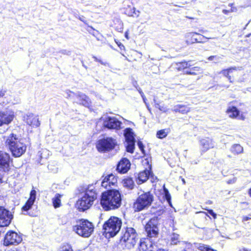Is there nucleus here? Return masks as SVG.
<instances>
[{"instance_id":"nucleus-1","label":"nucleus","mask_w":251,"mask_h":251,"mask_svg":"<svg viewBox=\"0 0 251 251\" xmlns=\"http://www.w3.org/2000/svg\"><path fill=\"white\" fill-rule=\"evenodd\" d=\"M121 195L119 191L110 190L103 192L101 197L100 204L106 211L119 208L121 205Z\"/></svg>"},{"instance_id":"nucleus-2","label":"nucleus","mask_w":251,"mask_h":251,"mask_svg":"<svg viewBox=\"0 0 251 251\" xmlns=\"http://www.w3.org/2000/svg\"><path fill=\"white\" fill-rule=\"evenodd\" d=\"M97 198V194L93 185H89L85 191L81 194L76 205L79 211H85L90 208Z\"/></svg>"},{"instance_id":"nucleus-3","label":"nucleus","mask_w":251,"mask_h":251,"mask_svg":"<svg viewBox=\"0 0 251 251\" xmlns=\"http://www.w3.org/2000/svg\"><path fill=\"white\" fill-rule=\"evenodd\" d=\"M5 145L11 151L13 156L16 157L21 156L26 150V146L23 143L22 139L13 133L7 137Z\"/></svg>"},{"instance_id":"nucleus-4","label":"nucleus","mask_w":251,"mask_h":251,"mask_svg":"<svg viewBox=\"0 0 251 251\" xmlns=\"http://www.w3.org/2000/svg\"><path fill=\"white\" fill-rule=\"evenodd\" d=\"M94 226L88 220H81L73 226V230L79 236L84 238L90 237L94 231Z\"/></svg>"},{"instance_id":"nucleus-5","label":"nucleus","mask_w":251,"mask_h":251,"mask_svg":"<svg viewBox=\"0 0 251 251\" xmlns=\"http://www.w3.org/2000/svg\"><path fill=\"white\" fill-rule=\"evenodd\" d=\"M122 221L116 217H110L103 225V229L106 236L112 237L120 231L122 226Z\"/></svg>"},{"instance_id":"nucleus-6","label":"nucleus","mask_w":251,"mask_h":251,"mask_svg":"<svg viewBox=\"0 0 251 251\" xmlns=\"http://www.w3.org/2000/svg\"><path fill=\"white\" fill-rule=\"evenodd\" d=\"M139 196L133 204V208L136 211H141L151 205L153 196L150 192H143L142 194L138 193Z\"/></svg>"},{"instance_id":"nucleus-7","label":"nucleus","mask_w":251,"mask_h":251,"mask_svg":"<svg viewBox=\"0 0 251 251\" xmlns=\"http://www.w3.org/2000/svg\"><path fill=\"white\" fill-rule=\"evenodd\" d=\"M137 233L132 227H127L121 236L120 243L127 249H131L137 241Z\"/></svg>"},{"instance_id":"nucleus-8","label":"nucleus","mask_w":251,"mask_h":251,"mask_svg":"<svg viewBox=\"0 0 251 251\" xmlns=\"http://www.w3.org/2000/svg\"><path fill=\"white\" fill-rule=\"evenodd\" d=\"M117 143L116 140L111 137H107L99 140L96 144V147L99 151L105 152L113 150Z\"/></svg>"},{"instance_id":"nucleus-9","label":"nucleus","mask_w":251,"mask_h":251,"mask_svg":"<svg viewBox=\"0 0 251 251\" xmlns=\"http://www.w3.org/2000/svg\"><path fill=\"white\" fill-rule=\"evenodd\" d=\"M22 241V237L20 234L13 231H9L5 236L3 244L6 246L17 245Z\"/></svg>"},{"instance_id":"nucleus-10","label":"nucleus","mask_w":251,"mask_h":251,"mask_svg":"<svg viewBox=\"0 0 251 251\" xmlns=\"http://www.w3.org/2000/svg\"><path fill=\"white\" fill-rule=\"evenodd\" d=\"M158 222L157 217L151 219L145 226V231L150 237H155L158 233L157 225Z\"/></svg>"},{"instance_id":"nucleus-11","label":"nucleus","mask_w":251,"mask_h":251,"mask_svg":"<svg viewBox=\"0 0 251 251\" xmlns=\"http://www.w3.org/2000/svg\"><path fill=\"white\" fill-rule=\"evenodd\" d=\"M103 125L109 129H119L122 127V123L115 117L103 118Z\"/></svg>"},{"instance_id":"nucleus-12","label":"nucleus","mask_w":251,"mask_h":251,"mask_svg":"<svg viewBox=\"0 0 251 251\" xmlns=\"http://www.w3.org/2000/svg\"><path fill=\"white\" fill-rule=\"evenodd\" d=\"M15 118L14 112L11 109L0 111V126L8 125Z\"/></svg>"},{"instance_id":"nucleus-13","label":"nucleus","mask_w":251,"mask_h":251,"mask_svg":"<svg viewBox=\"0 0 251 251\" xmlns=\"http://www.w3.org/2000/svg\"><path fill=\"white\" fill-rule=\"evenodd\" d=\"M13 218L11 213L2 207H0V226H8Z\"/></svg>"},{"instance_id":"nucleus-14","label":"nucleus","mask_w":251,"mask_h":251,"mask_svg":"<svg viewBox=\"0 0 251 251\" xmlns=\"http://www.w3.org/2000/svg\"><path fill=\"white\" fill-rule=\"evenodd\" d=\"M117 183V178L112 174H109L105 176L102 179L101 185V186L105 189L112 188V186H116Z\"/></svg>"},{"instance_id":"nucleus-15","label":"nucleus","mask_w":251,"mask_h":251,"mask_svg":"<svg viewBox=\"0 0 251 251\" xmlns=\"http://www.w3.org/2000/svg\"><path fill=\"white\" fill-rule=\"evenodd\" d=\"M200 149L201 152H205L214 147V142L210 138L206 137L200 140Z\"/></svg>"},{"instance_id":"nucleus-16","label":"nucleus","mask_w":251,"mask_h":251,"mask_svg":"<svg viewBox=\"0 0 251 251\" xmlns=\"http://www.w3.org/2000/svg\"><path fill=\"white\" fill-rule=\"evenodd\" d=\"M197 36H201L203 38L205 39H212V38L206 37L203 35H201L200 34L197 32H188L187 33L185 37L186 38V42L188 44H193L194 43H204L205 41H200L199 40H201V38H198L197 37Z\"/></svg>"},{"instance_id":"nucleus-17","label":"nucleus","mask_w":251,"mask_h":251,"mask_svg":"<svg viewBox=\"0 0 251 251\" xmlns=\"http://www.w3.org/2000/svg\"><path fill=\"white\" fill-rule=\"evenodd\" d=\"M10 157L8 154L0 151V168L4 172L8 171L9 167Z\"/></svg>"},{"instance_id":"nucleus-18","label":"nucleus","mask_w":251,"mask_h":251,"mask_svg":"<svg viewBox=\"0 0 251 251\" xmlns=\"http://www.w3.org/2000/svg\"><path fill=\"white\" fill-rule=\"evenodd\" d=\"M24 121L32 127H38L40 125L38 116L32 113L26 114L24 117Z\"/></svg>"},{"instance_id":"nucleus-19","label":"nucleus","mask_w":251,"mask_h":251,"mask_svg":"<svg viewBox=\"0 0 251 251\" xmlns=\"http://www.w3.org/2000/svg\"><path fill=\"white\" fill-rule=\"evenodd\" d=\"M156 247L148 239H142L140 241L139 247L140 251H153Z\"/></svg>"},{"instance_id":"nucleus-20","label":"nucleus","mask_w":251,"mask_h":251,"mask_svg":"<svg viewBox=\"0 0 251 251\" xmlns=\"http://www.w3.org/2000/svg\"><path fill=\"white\" fill-rule=\"evenodd\" d=\"M130 163L129 160L126 158L122 159L119 163L117 170L121 173H126L129 169Z\"/></svg>"},{"instance_id":"nucleus-21","label":"nucleus","mask_w":251,"mask_h":251,"mask_svg":"<svg viewBox=\"0 0 251 251\" xmlns=\"http://www.w3.org/2000/svg\"><path fill=\"white\" fill-rule=\"evenodd\" d=\"M36 192L35 190H32L30 193V197L25 203V205L23 206L22 210L27 211L30 209L34 204L36 199Z\"/></svg>"},{"instance_id":"nucleus-22","label":"nucleus","mask_w":251,"mask_h":251,"mask_svg":"<svg viewBox=\"0 0 251 251\" xmlns=\"http://www.w3.org/2000/svg\"><path fill=\"white\" fill-rule=\"evenodd\" d=\"M76 97L79 100L80 104L88 107L91 105V100H90L89 98L85 94L78 93L77 94Z\"/></svg>"},{"instance_id":"nucleus-23","label":"nucleus","mask_w":251,"mask_h":251,"mask_svg":"<svg viewBox=\"0 0 251 251\" xmlns=\"http://www.w3.org/2000/svg\"><path fill=\"white\" fill-rule=\"evenodd\" d=\"M150 174V170L147 169L140 172L138 175V179L137 182L138 184H141L146 181L149 178Z\"/></svg>"},{"instance_id":"nucleus-24","label":"nucleus","mask_w":251,"mask_h":251,"mask_svg":"<svg viewBox=\"0 0 251 251\" xmlns=\"http://www.w3.org/2000/svg\"><path fill=\"white\" fill-rule=\"evenodd\" d=\"M124 135L126 142L135 141L134 134L132 129L126 128L124 131Z\"/></svg>"},{"instance_id":"nucleus-25","label":"nucleus","mask_w":251,"mask_h":251,"mask_svg":"<svg viewBox=\"0 0 251 251\" xmlns=\"http://www.w3.org/2000/svg\"><path fill=\"white\" fill-rule=\"evenodd\" d=\"M173 110L176 112H179L182 114H186L190 111V108L187 106L178 104L175 105Z\"/></svg>"},{"instance_id":"nucleus-26","label":"nucleus","mask_w":251,"mask_h":251,"mask_svg":"<svg viewBox=\"0 0 251 251\" xmlns=\"http://www.w3.org/2000/svg\"><path fill=\"white\" fill-rule=\"evenodd\" d=\"M226 113L229 117L235 118L238 116L239 111L235 107L232 106L228 107L226 110Z\"/></svg>"},{"instance_id":"nucleus-27","label":"nucleus","mask_w":251,"mask_h":251,"mask_svg":"<svg viewBox=\"0 0 251 251\" xmlns=\"http://www.w3.org/2000/svg\"><path fill=\"white\" fill-rule=\"evenodd\" d=\"M202 69L199 67H193L189 71H186V74L191 75H199L202 73Z\"/></svg>"},{"instance_id":"nucleus-28","label":"nucleus","mask_w":251,"mask_h":251,"mask_svg":"<svg viewBox=\"0 0 251 251\" xmlns=\"http://www.w3.org/2000/svg\"><path fill=\"white\" fill-rule=\"evenodd\" d=\"M123 183V186L128 189H132L134 186V181L131 178H125Z\"/></svg>"},{"instance_id":"nucleus-29","label":"nucleus","mask_w":251,"mask_h":251,"mask_svg":"<svg viewBox=\"0 0 251 251\" xmlns=\"http://www.w3.org/2000/svg\"><path fill=\"white\" fill-rule=\"evenodd\" d=\"M230 151L233 154H238L243 152V148L239 144H234L231 147Z\"/></svg>"},{"instance_id":"nucleus-30","label":"nucleus","mask_w":251,"mask_h":251,"mask_svg":"<svg viewBox=\"0 0 251 251\" xmlns=\"http://www.w3.org/2000/svg\"><path fill=\"white\" fill-rule=\"evenodd\" d=\"M170 132L169 128H166L160 130L156 133V137L159 139L165 138Z\"/></svg>"},{"instance_id":"nucleus-31","label":"nucleus","mask_w":251,"mask_h":251,"mask_svg":"<svg viewBox=\"0 0 251 251\" xmlns=\"http://www.w3.org/2000/svg\"><path fill=\"white\" fill-rule=\"evenodd\" d=\"M190 66V63L186 61L178 62L176 64V67L179 71L189 68Z\"/></svg>"},{"instance_id":"nucleus-32","label":"nucleus","mask_w":251,"mask_h":251,"mask_svg":"<svg viewBox=\"0 0 251 251\" xmlns=\"http://www.w3.org/2000/svg\"><path fill=\"white\" fill-rule=\"evenodd\" d=\"M235 70V68L231 67L226 69L223 70L222 71H221L220 73L222 74L225 76L226 77L228 78V80H229L231 82V77L229 75V74L232 73L233 70Z\"/></svg>"},{"instance_id":"nucleus-33","label":"nucleus","mask_w":251,"mask_h":251,"mask_svg":"<svg viewBox=\"0 0 251 251\" xmlns=\"http://www.w3.org/2000/svg\"><path fill=\"white\" fill-rule=\"evenodd\" d=\"M61 195L59 194H56L54 198L52 199V203L55 208L59 207L60 206Z\"/></svg>"},{"instance_id":"nucleus-34","label":"nucleus","mask_w":251,"mask_h":251,"mask_svg":"<svg viewBox=\"0 0 251 251\" xmlns=\"http://www.w3.org/2000/svg\"><path fill=\"white\" fill-rule=\"evenodd\" d=\"M135 141L126 142V148L127 152L132 153L134 151Z\"/></svg>"},{"instance_id":"nucleus-35","label":"nucleus","mask_w":251,"mask_h":251,"mask_svg":"<svg viewBox=\"0 0 251 251\" xmlns=\"http://www.w3.org/2000/svg\"><path fill=\"white\" fill-rule=\"evenodd\" d=\"M2 103L4 105H6L9 103L14 104V102L12 101V97L11 95L5 97L3 99Z\"/></svg>"},{"instance_id":"nucleus-36","label":"nucleus","mask_w":251,"mask_h":251,"mask_svg":"<svg viewBox=\"0 0 251 251\" xmlns=\"http://www.w3.org/2000/svg\"><path fill=\"white\" fill-rule=\"evenodd\" d=\"M179 240V235L176 233H173L171 236V243L173 244H176Z\"/></svg>"},{"instance_id":"nucleus-37","label":"nucleus","mask_w":251,"mask_h":251,"mask_svg":"<svg viewBox=\"0 0 251 251\" xmlns=\"http://www.w3.org/2000/svg\"><path fill=\"white\" fill-rule=\"evenodd\" d=\"M59 251H73V250L70 245L65 244L60 247Z\"/></svg>"},{"instance_id":"nucleus-38","label":"nucleus","mask_w":251,"mask_h":251,"mask_svg":"<svg viewBox=\"0 0 251 251\" xmlns=\"http://www.w3.org/2000/svg\"><path fill=\"white\" fill-rule=\"evenodd\" d=\"M164 192H165V199H166V200L169 203V204L171 205V195L169 194V192L168 190L166 188H164Z\"/></svg>"},{"instance_id":"nucleus-39","label":"nucleus","mask_w":251,"mask_h":251,"mask_svg":"<svg viewBox=\"0 0 251 251\" xmlns=\"http://www.w3.org/2000/svg\"><path fill=\"white\" fill-rule=\"evenodd\" d=\"M209 246L204 244H200L198 246V249L201 251H207Z\"/></svg>"},{"instance_id":"nucleus-40","label":"nucleus","mask_w":251,"mask_h":251,"mask_svg":"<svg viewBox=\"0 0 251 251\" xmlns=\"http://www.w3.org/2000/svg\"><path fill=\"white\" fill-rule=\"evenodd\" d=\"M129 8L130 10L133 11L134 16L138 17L139 16L140 12L139 11H136L134 7H129Z\"/></svg>"},{"instance_id":"nucleus-41","label":"nucleus","mask_w":251,"mask_h":251,"mask_svg":"<svg viewBox=\"0 0 251 251\" xmlns=\"http://www.w3.org/2000/svg\"><path fill=\"white\" fill-rule=\"evenodd\" d=\"M220 59V57L219 56H216V55H212L209 56L208 58V60L209 61H212L214 59L216 60V61H218Z\"/></svg>"},{"instance_id":"nucleus-42","label":"nucleus","mask_w":251,"mask_h":251,"mask_svg":"<svg viewBox=\"0 0 251 251\" xmlns=\"http://www.w3.org/2000/svg\"><path fill=\"white\" fill-rule=\"evenodd\" d=\"M237 178L235 177H233L232 178L229 179L227 181V183L229 184H234L236 182Z\"/></svg>"},{"instance_id":"nucleus-43","label":"nucleus","mask_w":251,"mask_h":251,"mask_svg":"<svg viewBox=\"0 0 251 251\" xmlns=\"http://www.w3.org/2000/svg\"><path fill=\"white\" fill-rule=\"evenodd\" d=\"M156 107L158 108L160 111H162L164 112H166L168 111V109L163 106H160L159 104H157Z\"/></svg>"},{"instance_id":"nucleus-44","label":"nucleus","mask_w":251,"mask_h":251,"mask_svg":"<svg viewBox=\"0 0 251 251\" xmlns=\"http://www.w3.org/2000/svg\"><path fill=\"white\" fill-rule=\"evenodd\" d=\"M139 148L143 152L144 151V146L142 143L141 141H139L137 143Z\"/></svg>"},{"instance_id":"nucleus-45","label":"nucleus","mask_w":251,"mask_h":251,"mask_svg":"<svg viewBox=\"0 0 251 251\" xmlns=\"http://www.w3.org/2000/svg\"><path fill=\"white\" fill-rule=\"evenodd\" d=\"M126 13L129 16H134L133 11L130 10L129 8L126 10Z\"/></svg>"},{"instance_id":"nucleus-46","label":"nucleus","mask_w":251,"mask_h":251,"mask_svg":"<svg viewBox=\"0 0 251 251\" xmlns=\"http://www.w3.org/2000/svg\"><path fill=\"white\" fill-rule=\"evenodd\" d=\"M208 213L211 215H212L213 218L214 219H216V214L213 212V211L212 210H209L208 211Z\"/></svg>"},{"instance_id":"nucleus-47","label":"nucleus","mask_w":251,"mask_h":251,"mask_svg":"<svg viewBox=\"0 0 251 251\" xmlns=\"http://www.w3.org/2000/svg\"><path fill=\"white\" fill-rule=\"evenodd\" d=\"M6 91L0 89V98L3 97L5 95Z\"/></svg>"},{"instance_id":"nucleus-48","label":"nucleus","mask_w":251,"mask_h":251,"mask_svg":"<svg viewBox=\"0 0 251 251\" xmlns=\"http://www.w3.org/2000/svg\"><path fill=\"white\" fill-rule=\"evenodd\" d=\"M118 46L119 47L121 50H125V46L121 43H117Z\"/></svg>"},{"instance_id":"nucleus-49","label":"nucleus","mask_w":251,"mask_h":251,"mask_svg":"<svg viewBox=\"0 0 251 251\" xmlns=\"http://www.w3.org/2000/svg\"><path fill=\"white\" fill-rule=\"evenodd\" d=\"M98 62H100L101 64L103 65H106L107 64V63H105L100 59H99Z\"/></svg>"},{"instance_id":"nucleus-50","label":"nucleus","mask_w":251,"mask_h":251,"mask_svg":"<svg viewBox=\"0 0 251 251\" xmlns=\"http://www.w3.org/2000/svg\"><path fill=\"white\" fill-rule=\"evenodd\" d=\"M239 251H251V250H248L246 248H243L240 250Z\"/></svg>"},{"instance_id":"nucleus-51","label":"nucleus","mask_w":251,"mask_h":251,"mask_svg":"<svg viewBox=\"0 0 251 251\" xmlns=\"http://www.w3.org/2000/svg\"><path fill=\"white\" fill-rule=\"evenodd\" d=\"M250 218H249L248 217H244L243 218V220L245 221H248L250 219Z\"/></svg>"},{"instance_id":"nucleus-52","label":"nucleus","mask_w":251,"mask_h":251,"mask_svg":"<svg viewBox=\"0 0 251 251\" xmlns=\"http://www.w3.org/2000/svg\"><path fill=\"white\" fill-rule=\"evenodd\" d=\"M23 251V250H21V249H16V250H10V251Z\"/></svg>"},{"instance_id":"nucleus-53","label":"nucleus","mask_w":251,"mask_h":251,"mask_svg":"<svg viewBox=\"0 0 251 251\" xmlns=\"http://www.w3.org/2000/svg\"><path fill=\"white\" fill-rule=\"evenodd\" d=\"M207 251H217L209 247V248L208 249Z\"/></svg>"},{"instance_id":"nucleus-54","label":"nucleus","mask_w":251,"mask_h":251,"mask_svg":"<svg viewBox=\"0 0 251 251\" xmlns=\"http://www.w3.org/2000/svg\"><path fill=\"white\" fill-rule=\"evenodd\" d=\"M93 58L94 59L95 61L98 62L99 59L95 56H93Z\"/></svg>"},{"instance_id":"nucleus-55","label":"nucleus","mask_w":251,"mask_h":251,"mask_svg":"<svg viewBox=\"0 0 251 251\" xmlns=\"http://www.w3.org/2000/svg\"><path fill=\"white\" fill-rule=\"evenodd\" d=\"M2 175H1L0 174V183H1L2 182Z\"/></svg>"},{"instance_id":"nucleus-56","label":"nucleus","mask_w":251,"mask_h":251,"mask_svg":"<svg viewBox=\"0 0 251 251\" xmlns=\"http://www.w3.org/2000/svg\"><path fill=\"white\" fill-rule=\"evenodd\" d=\"M249 195L251 197V188L249 190Z\"/></svg>"},{"instance_id":"nucleus-57","label":"nucleus","mask_w":251,"mask_h":251,"mask_svg":"<svg viewBox=\"0 0 251 251\" xmlns=\"http://www.w3.org/2000/svg\"><path fill=\"white\" fill-rule=\"evenodd\" d=\"M43 152H48L49 153V151L47 150H43Z\"/></svg>"},{"instance_id":"nucleus-58","label":"nucleus","mask_w":251,"mask_h":251,"mask_svg":"<svg viewBox=\"0 0 251 251\" xmlns=\"http://www.w3.org/2000/svg\"><path fill=\"white\" fill-rule=\"evenodd\" d=\"M223 12L224 13L226 14L227 12V11L226 10H223Z\"/></svg>"},{"instance_id":"nucleus-59","label":"nucleus","mask_w":251,"mask_h":251,"mask_svg":"<svg viewBox=\"0 0 251 251\" xmlns=\"http://www.w3.org/2000/svg\"><path fill=\"white\" fill-rule=\"evenodd\" d=\"M125 36L127 38V39H128V34H127V33L126 32V34H125Z\"/></svg>"},{"instance_id":"nucleus-60","label":"nucleus","mask_w":251,"mask_h":251,"mask_svg":"<svg viewBox=\"0 0 251 251\" xmlns=\"http://www.w3.org/2000/svg\"><path fill=\"white\" fill-rule=\"evenodd\" d=\"M157 251H167L164 249H159Z\"/></svg>"},{"instance_id":"nucleus-61","label":"nucleus","mask_w":251,"mask_h":251,"mask_svg":"<svg viewBox=\"0 0 251 251\" xmlns=\"http://www.w3.org/2000/svg\"><path fill=\"white\" fill-rule=\"evenodd\" d=\"M182 181H183V183H185V180L184 179H183Z\"/></svg>"}]
</instances>
